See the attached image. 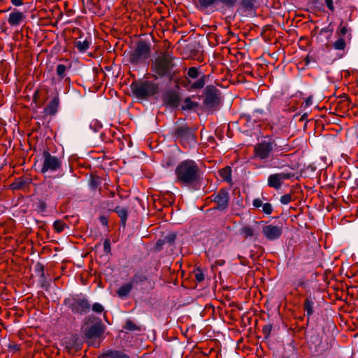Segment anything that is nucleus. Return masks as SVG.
I'll list each match as a JSON object with an SVG mask.
<instances>
[{
    "label": "nucleus",
    "instance_id": "7c9ffc66",
    "mask_svg": "<svg viewBox=\"0 0 358 358\" xmlns=\"http://www.w3.org/2000/svg\"><path fill=\"white\" fill-rule=\"evenodd\" d=\"M101 183V179L99 176L96 175H90L89 185L92 190L94 191L98 188H100Z\"/></svg>",
    "mask_w": 358,
    "mask_h": 358
},
{
    "label": "nucleus",
    "instance_id": "09e8293b",
    "mask_svg": "<svg viewBox=\"0 0 358 358\" xmlns=\"http://www.w3.org/2000/svg\"><path fill=\"white\" fill-rule=\"evenodd\" d=\"M334 31V28L332 27V25L330 24H329L327 27H324V28H322L321 30H320V34H323V33H329L330 34H331Z\"/></svg>",
    "mask_w": 358,
    "mask_h": 358
},
{
    "label": "nucleus",
    "instance_id": "72a5a7b5",
    "mask_svg": "<svg viewBox=\"0 0 358 358\" xmlns=\"http://www.w3.org/2000/svg\"><path fill=\"white\" fill-rule=\"evenodd\" d=\"M123 328L129 331H141V327L136 324L132 320H127Z\"/></svg>",
    "mask_w": 358,
    "mask_h": 358
},
{
    "label": "nucleus",
    "instance_id": "f257e3e1",
    "mask_svg": "<svg viewBox=\"0 0 358 358\" xmlns=\"http://www.w3.org/2000/svg\"><path fill=\"white\" fill-rule=\"evenodd\" d=\"M175 175L176 182L185 187H192L199 182L201 171L195 161L185 159L176 167Z\"/></svg>",
    "mask_w": 358,
    "mask_h": 358
},
{
    "label": "nucleus",
    "instance_id": "20e7f679",
    "mask_svg": "<svg viewBox=\"0 0 358 358\" xmlns=\"http://www.w3.org/2000/svg\"><path fill=\"white\" fill-rule=\"evenodd\" d=\"M206 78L207 76L199 72L197 67H189L187 70L184 86L187 87L189 91L201 90L205 86Z\"/></svg>",
    "mask_w": 358,
    "mask_h": 358
},
{
    "label": "nucleus",
    "instance_id": "f704fd0d",
    "mask_svg": "<svg viewBox=\"0 0 358 358\" xmlns=\"http://www.w3.org/2000/svg\"><path fill=\"white\" fill-rule=\"evenodd\" d=\"M66 227H68L67 224L61 220H57L53 223V228L57 233L62 232Z\"/></svg>",
    "mask_w": 358,
    "mask_h": 358
},
{
    "label": "nucleus",
    "instance_id": "864d4df0",
    "mask_svg": "<svg viewBox=\"0 0 358 358\" xmlns=\"http://www.w3.org/2000/svg\"><path fill=\"white\" fill-rule=\"evenodd\" d=\"M313 103V98L311 96H308L305 101H304V106L308 107L310 106Z\"/></svg>",
    "mask_w": 358,
    "mask_h": 358
},
{
    "label": "nucleus",
    "instance_id": "603ef678",
    "mask_svg": "<svg viewBox=\"0 0 358 358\" xmlns=\"http://www.w3.org/2000/svg\"><path fill=\"white\" fill-rule=\"evenodd\" d=\"M99 221L103 225V226H107L108 225V217H106L105 215H101L99 217Z\"/></svg>",
    "mask_w": 358,
    "mask_h": 358
},
{
    "label": "nucleus",
    "instance_id": "6ab92c4d",
    "mask_svg": "<svg viewBox=\"0 0 358 358\" xmlns=\"http://www.w3.org/2000/svg\"><path fill=\"white\" fill-rule=\"evenodd\" d=\"M26 19L24 13L19 11L14 8L12 12L9 14L8 17V23L12 27H18L20 24L24 22Z\"/></svg>",
    "mask_w": 358,
    "mask_h": 358
},
{
    "label": "nucleus",
    "instance_id": "bf43d9fd",
    "mask_svg": "<svg viewBox=\"0 0 358 358\" xmlns=\"http://www.w3.org/2000/svg\"><path fill=\"white\" fill-rule=\"evenodd\" d=\"M308 115L306 113H304L299 119V121H303L306 119Z\"/></svg>",
    "mask_w": 358,
    "mask_h": 358
},
{
    "label": "nucleus",
    "instance_id": "2eb2a0df",
    "mask_svg": "<svg viewBox=\"0 0 358 358\" xmlns=\"http://www.w3.org/2000/svg\"><path fill=\"white\" fill-rule=\"evenodd\" d=\"M162 99L164 105L173 108L178 107L180 102L179 92L172 89L166 91Z\"/></svg>",
    "mask_w": 358,
    "mask_h": 358
},
{
    "label": "nucleus",
    "instance_id": "c9c22d12",
    "mask_svg": "<svg viewBox=\"0 0 358 358\" xmlns=\"http://www.w3.org/2000/svg\"><path fill=\"white\" fill-rule=\"evenodd\" d=\"M198 103L191 100L190 97L185 98L184 104L182 105L181 108L183 110H192L194 107L197 106Z\"/></svg>",
    "mask_w": 358,
    "mask_h": 358
},
{
    "label": "nucleus",
    "instance_id": "f8f14e48",
    "mask_svg": "<svg viewBox=\"0 0 358 358\" xmlns=\"http://www.w3.org/2000/svg\"><path fill=\"white\" fill-rule=\"evenodd\" d=\"M43 165L41 169L42 173L48 171L55 172L62 166V160L59 157L52 155L48 150L43 152Z\"/></svg>",
    "mask_w": 358,
    "mask_h": 358
},
{
    "label": "nucleus",
    "instance_id": "c85d7f7f",
    "mask_svg": "<svg viewBox=\"0 0 358 358\" xmlns=\"http://www.w3.org/2000/svg\"><path fill=\"white\" fill-rule=\"evenodd\" d=\"M255 3L256 0H241L240 6L241 9L245 12H248L249 13H253L255 11Z\"/></svg>",
    "mask_w": 358,
    "mask_h": 358
},
{
    "label": "nucleus",
    "instance_id": "7ed1b4c3",
    "mask_svg": "<svg viewBox=\"0 0 358 358\" xmlns=\"http://www.w3.org/2000/svg\"><path fill=\"white\" fill-rule=\"evenodd\" d=\"M130 88L136 99L143 100L158 94L159 85L152 81L138 80L134 81L131 84Z\"/></svg>",
    "mask_w": 358,
    "mask_h": 358
},
{
    "label": "nucleus",
    "instance_id": "f3484780",
    "mask_svg": "<svg viewBox=\"0 0 358 358\" xmlns=\"http://www.w3.org/2000/svg\"><path fill=\"white\" fill-rule=\"evenodd\" d=\"M262 234L269 241L277 240L282 234V227L273 224L266 225L262 228Z\"/></svg>",
    "mask_w": 358,
    "mask_h": 358
},
{
    "label": "nucleus",
    "instance_id": "680f3d73",
    "mask_svg": "<svg viewBox=\"0 0 358 358\" xmlns=\"http://www.w3.org/2000/svg\"><path fill=\"white\" fill-rule=\"evenodd\" d=\"M173 163L171 159H169V162H166V166H172Z\"/></svg>",
    "mask_w": 358,
    "mask_h": 358
},
{
    "label": "nucleus",
    "instance_id": "13d9d810",
    "mask_svg": "<svg viewBox=\"0 0 358 358\" xmlns=\"http://www.w3.org/2000/svg\"><path fill=\"white\" fill-rule=\"evenodd\" d=\"M50 285L48 283H47L46 282H42V285H41V287L45 289V290H48V287H49Z\"/></svg>",
    "mask_w": 358,
    "mask_h": 358
},
{
    "label": "nucleus",
    "instance_id": "a211bd4d",
    "mask_svg": "<svg viewBox=\"0 0 358 358\" xmlns=\"http://www.w3.org/2000/svg\"><path fill=\"white\" fill-rule=\"evenodd\" d=\"M104 333V329L101 323H95L88 327L85 333V338L88 341V343L92 344L93 339L101 337Z\"/></svg>",
    "mask_w": 358,
    "mask_h": 358
},
{
    "label": "nucleus",
    "instance_id": "6e6552de",
    "mask_svg": "<svg viewBox=\"0 0 358 358\" xmlns=\"http://www.w3.org/2000/svg\"><path fill=\"white\" fill-rule=\"evenodd\" d=\"M283 146L278 145L274 139L270 138L268 141H263L257 143L254 148L255 157L261 160L266 159L269 157L272 151L284 150Z\"/></svg>",
    "mask_w": 358,
    "mask_h": 358
},
{
    "label": "nucleus",
    "instance_id": "8fccbe9b",
    "mask_svg": "<svg viewBox=\"0 0 358 358\" xmlns=\"http://www.w3.org/2000/svg\"><path fill=\"white\" fill-rule=\"evenodd\" d=\"M327 7L331 11L334 12L335 10L333 0H324Z\"/></svg>",
    "mask_w": 358,
    "mask_h": 358
},
{
    "label": "nucleus",
    "instance_id": "69168bd1",
    "mask_svg": "<svg viewBox=\"0 0 358 358\" xmlns=\"http://www.w3.org/2000/svg\"><path fill=\"white\" fill-rule=\"evenodd\" d=\"M228 34L231 35V36H234V34L231 31H229Z\"/></svg>",
    "mask_w": 358,
    "mask_h": 358
},
{
    "label": "nucleus",
    "instance_id": "393cba45",
    "mask_svg": "<svg viewBox=\"0 0 358 358\" xmlns=\"http://www.w3.org/2000/svg\"><path fill=\"white\" fill-rule=\"evenodd\" d=\"M315 298L312 296L310 294L304 300L303 308L304 311L306 313V316L308 317V323L309 322L310 317L314 313V305H315Z\"/></svg>",
    "mask_w": 358,
    "mask_h": 358
},
{
    "label": "nucleus",
    "instance_id": "2f4dec72",
    "mask_svg": "<svg viewBox=\"0 0 358 358\" xmlns=\"http://www.w3.org/2000/svg\"><path fill=\"white\" fill-rule=\"evenodd\" d=\"M220 176L226 182L231 180V169L230 166H225L219 170Z\"/></svg>",
    "mask_w": 358,
    "mask_h": 358
},
{
    "label": "nucleus",
    "instance_id": "c756f323",
    "mask_svg": "<svg viewBox=\"0 0 358 358\" xmlns=\"http://www.w3.org/2000/svg\"><path fill=\"white\" fill-rule=\"evenodd\" d=\"M132 289L133 286L129 282H128L127 283L123 284L118 288V289L117 290V294L120 298L124 299L129 296Z\"/></svg>",
    "mask_w": 358,
    "mask_h": 358
},
{
    "label": "nucleus",
    "instance_id": "412c9836",
    "mask_svg": "<svg viewBox=\"0 0 358 358\" xmlns=\"http://www.w3.org/2000/svg\"><path fill=\"white\" fill-rule=\"evenodd\" d=\"M98 358H130L124 350H117L115 349L103 350L101 354Z\"/></svg>",
    "mask_w": 358,
    "mask_h": 358
},
{
    "label": "nucleus",
    "instance_id": "473e14b6",
    "mask_svg": "<svg viewBox=\"0 0 358 358\" xmlns=\"http://www.w3.org/2000/svg\"><path fill=\"white\" fill-rule=\"evenodd\" d=\"M90 41L87 39H85L83 41H78L75 42L74 46L78 49V50L80 52H86L90 47Z\"/></svg>",
    "mask_w": 358,
    "mask_h": 358
},
{
    "label": "nucleus",
    "instance_id": "338daca9",
    "mask_svg": "<svg viewBox=\"0 0 358 358\" xmlns=\"http://www.w3.org/2000/svg\"><path fill=\"white\" fill-rule=\"evenodd\" d=\"M12 348H13L14 349H15L16 350H19V348L15 345L14 346H13Z\"/></svg>",
    "mask_w": 358,
    "mask_h": 358
},
{
    "label": "nucleus",
    "instance_id": "aec40b11",
    "mask_svg": "<svg viewBox=\"0 0 358 358\" xmlns=\"http://www.w3.org/2000/svg\"><path fill=\"white\" fill-rule=\"evenodd\" d=\"M59 97L58 93H56L55 95L51 99L50 102L47 104V106L44 108V113L46 115L53 116L55 115L59 108Z\"/></svg>",
    "mask_w": 358,
    "mask_h": 358
},
{
    "label": "nucleus",
    "instance_id": "a878e982",
    "mask_svg": "<svg viewBox=\"0 0 358 358\" xmlns=\"http://www.w3.org/2000/svg\"><path fill=\"white\" fill-rule=\"evenodd\" d=\"M149 280V277L144 273L136 271L131 278L129 282L131 284L133 287L134 286L142 285Z\"/></svg>",
    "mask_w": 358,
    "mask_h": 358
},
{
    "label": "nucleus",
    "instance_id": "a19ab883",
    "mask_svg": "<svg viewBox=\"0 0 358 358\" xmlns=\"http://www.w3.org/2000/svg\"><path fill=\"white\" fill-rule=\"evenodd\" d=\"M292 200V194L291 193L282 195L280 199L281 203L284 205L288 204Z\"/></svg>",
    "mask_w": 358,
    "mask_h": 358
},
{
    "label": "nucleus",
    "instance_id": "3c124183",
    "mask_svg": "<svg viewBox=\"0 0 358 358\" xmlns=\"http://www.w3.org/2000/svg\"><path fill=\"white\" fill-rule=\"evenodd\" d=\"M166 244L164 238H159L156 243V248L158 250H161L162 249V246Z\"/></svg>",
    "mask_w": 358,
    "mask_h": 358
},
{
    "label": "nucleus",
    "instance_id": "5fc2aeb1",
    "mask_svg": "<svg viewBox=\"0 0 358 358\" xmlns=\"http://www.w3.org/2000/svg\"><path fill=\"white\" fill-rule=\"evenodd\" d=\"M24 0H10L13 5L15 6H20L23 4Z\"/></svg>",
    "mask_w": 358,
    "mask_h": 358
},
{
    "label": "nucleus",
    "instance_id": "9b49d317",
    "mask_svg": "<svg viewBox=\"0 0 358 358\" xmlns=\"http://www.w3.org/2000/svg\"><path fill=\"white\" fill-rule=\"evenodd\" d=\"M211 201L215 203L213 208L220 212H226L229 206L230 195L229 190L225 188L220 189L217 192L210 196Z\"/></svg>",
    "mask_w": 358,
    "mask_h": 358
},
{
    "label": "nucleus",
    "instance_id": "052dcab7",
    "mask_svg": "<svg viewBox=\"0 0 358 358\" xmlns=\"http://www.w3.org/2000/svg\"><path fill=\"white\" fill-rule=\"evenodd\" d=\"M115 192L111 191V192H109V194H108V196H110V197H114V196H115Z\"/></svg>",
    "mask_w": 358,
    "mask_h": 358
},
{
    "label": "nucleus",
    "instance_id": "1a4fd4ad",
    "mask_svg": "<svg viewBox=\"0 0 358 358\" xmlns=\"http://www.w3.org/2000/svg\"><path fill=\"white\" fill-rule=\"evenodd\" d=\"M64 304L74 314L84 315L90 312V303L85 298L72 297L64 300Z\"/></svg>",
    "mask_w": 358,
    "mask_h": 358
},
{
    "label": "nucleus",
    "instance_id": "0eeeda50",
    "mask_svg": "<svg viewBox=\"0 0 358 358\" xmlns=\"http://www.w3.org/2000/svg\"><path fill=\"white\" fill-rule=\"evenodd\" d=\"M172 136L184 147L187 148L196 143L194 130L187 124L178 126L172 131Z\"/></svg>",
    "mask_w": 358,
    "mask_h": 358
},
{
    "label": "nucleus",
    "instance_id": "dca6fc26",
    "mask_svg": "<svg viewBox=\"0 0 358 358\" xmlns=\"http://www.w3.org/2000/svg\"><path fill=\"white\" fill-rule=\"evenodd\" d=\"M200 9H206L209 7L222 5L229 8H233L238 0H198Z\"/></svg>",
    "mask_w": 358,
    "mask_h": 358
},
{
    "label": "nucleus",
    "instance_id": "bb28decb",
    "mask_svg": "<svg viewBox=\"0 0 358 358\" xmlns=\"http://www.w3.org/2000/svg\"><path fill=\"white\" fill-rule=\"evenodd\" d=\"M252 205L255 208H259L262 206V211L266 215H271L273 210V206L270 203H263L262 201L259 198L253 200Z\"/></svg>",
    "mask_w": 358,
    "mask_h": 358
},
{
    "label": "nucleus",
    "instance_id": "a18cd8bd",
    "mask_svg": "<svg viewBox=\"0 0 358 358\" xmlns=\"http://www.w3.org/2000/svg\"><path fill=\"white\" fill-rule=\"evenodd\" d=\"M103 251L107 255L111 252L110 241L109 238H106L103 242Z\"/></svg>",
    "mask_w": 358,
    "mask_h": 358
},
{
    "label": "nucleus",
    "instance_id": "e2e57ef3",
    "mask_svg": "<svg viewBox=\"0 0 358 358\" xmlns=\"http://www.w3.org/2000/svg\"><path fill=\"white\" fill-rule=\"evenodd\" d=\"M311 1H312V2H313V3H315V4H317V3H320V0H311Z\"/></svg>",
    "mask_w": 358,
    "mask_h": 358
},
{
    "label": "nucleus",
    "instance_id": "58836bf2",
    "mask_svg": "<svg viewBox=\"0 0 358 358\" xmlns=\"http://www.w3.org/2000/svg\"><path fill=\"white\" fill-rule=\"evenodd\" d=\"M176 234L174 232H170L166 236H164L165 243H168L170 245H173L176 239Z\"/></svg>",
    "mask_w": 358,
    "mask_h": 358
},
{
    "label": "nucleus",
    "instance_id": "ea45409f",
    "mask_svg": "<svg viewBox=\"0 0 358 358\" xmlns=\"http://www.w3.org/2000/svg\"><path fill=\"white\" fill-rule=\"evenodd\" d=\"M263 111L262 110H253L250 115L252 117V120L253 123L258 122L262 120V117L259 116V115H262Z\"/></svg>",
    "mask_w": 358,
    "mask_h": 358
},
{
    "label": "nucleus",
    "instance_id": "4d7b16f0",
    "mask_svg": "<svg viewBox=\"0 0 358 358\" xmlns=\"http://www.w3.org/2000/svg\"><path fill=\"white\" fill-rule=\"evenodd\" d=\"M238 258L240 259V262L241 264H243L244 266H246L248 264V262H247L248 261L245 257L239 255Z\"/></svg>",
    "mask_w": 358,
    "mask_h": 358
},
{
    "label": "nucleus",
    "instance_id": "4be33fe9",
    "mask_svg": "<svg viewBox=\"0 0 358 358\" xmlns=\"http://www.w3.org/2000/svg\"><path fill=\"white\" fill-rule=\"evenodd\" d=\"M70 68H71V65L67 66L62 64H59L56 66V75L57 76V79L59 81L64 80V83H66L67 85H69L71 83V79L67 76L68 71H69Z\"/></svg>",
    "mask_w": 358,
    "mask_h": 358
},
{
    "label": "nucleus",
    "instance_id": "ddd939ff",
    "mask_svg": "<svg viewBox=\"0 0 358 358\" xmlns=\"http://www.w3.org/2000/svg\"><path fill=\"white\" fill-rule=\"evenodd\" d=\"M294 176L292 173H277L270 175L268 177L267 185L269 187L279 189L281 188L283 180H288Z\"/></svg>",
    "mask_w": 358,
    "mask_h": 358
},
{
    "label": "nucleus",
    "instance_id": "4468645a",
    "mask_svg": "<svg viewBox=\"0 0 358 358\" xmlns=\"http://www.w3.org/2000/svg\"><path fill=\"white\" fill-rule=\"evenodd\" d=\"M62 345L69 353H71L72 351L77 352L80 350L83 343L79 339L78 334H72L64 338Z\"/></svg>",
    "mask_w": 358,
    "mask_h": 358
},
{
    "label": "nucleus",
    "instance_id": "79ce46f5",
    "mask_svg": "<svg viewBox=\"0 0 358 358\" xmlns=\"http://www.w3.org/2000/svg\"><path fill=\"white\" fill-rule=\"evenodd\" d=\"M90 127L93 131H98L101 127L102 124L96 120H93L90 124Z\"/></svg>",
    "mask_w": 358,
    "mask_h": 358
},
{
    "label": "nucleus",
    "instance_id": "0e129e2a",
    "mask_svg": "<svg viewBox=\"0 0 358 358\" xmlns=\"http://www.w3.org/2000/svg\"><path fill=\"white\" fill-rule=\"evenodd\" d=\"M345 99H345V100H344V101H343V103L346 102L347 103H348V99L347 96H345Z\"/></svg>",
    "mask_w": 358,
    "mask_h": 358
},
{
    "label": "nucleus",
    "instance_id": "c03bdc74",
    "mask_svg": "<svg viewBox=\"0 0 358 358\" xmlns=\"http://www.w3.org/2000/svg\"><path fill=\"white\" fill-rule=\"evenodd\" d=\"M239 120L241 122H245V124H248L249 122H252V117L250 113L246 114L243 113L240 116Z\"/></svg>",
    "mask_w": 358,
    "mask_h": 358
},
{
    "label": "nucleus",
    "instance_id": "5701e85b",
    "mask_svg": "<svg viewBox=\"0 0 358 358\" xmlns=\"http://www.w3.org/2000/svg\"><path fill=\"white\" fill-rule=\"evenodd\" d=\"M31 180L27 177H20L16 178L14 182L10 185L12 190H22L29 188Z\"/></svg>",
    "mask_w": 358,
    "mask_h": 358
},
{
    "label": "nucleus",
    "instance_id": "e433bc0d",
    "mask_svg": "<svg viewBox=\"0 0 358 358\" xmlns=\"http://www.w3.org/2000/svg\"><path fill=\"white\" fill-rule=\"evenodd\" d=\"M193 274L194 275L196 280L198 282H201L205 279V275H204L202 270L200 268H194L193 271Z\"/></svg>",
    "mask_w": 358,
    "mask_h": 358
},
{
    "label": "nucleus",
    "instance_id": "39448f33",
    "mask_svg": "<svg viewBox=\"0 0 358 358\" xmlns=\"http://www.w3.org/2000/svg\"><path fill=\"white\" fill-rule=\"evenodd\" d=\"M151 54V45L143 40L136 43L133 51L129 54V61L132 64H139L148 59Z\"/></svg>",
    "mask_w": 358,
    "mask_h": 358
},
{
    "label": "nucleus",
    "instance_id": "423d86ee",
    "mask_svg": "<svg viewBox=\"0 0 358 358\" xmlns=\"http://www.w3.org/2000/svg\"><path fill=\"white\" fill-rule=\"evenodd\" d=\"M203 107L206 111L213 113L220 105V90L214 85H207L204 90Z\"/></svg>",
    "mask_w": 358,
    "mask_h": 358
},
{
    "label": "nucleus",
    "instance_id": "b1692460",
    "mask_svg": "<svg viewBox=\"0 0 358 358\" xmlns=\"http://www.w3.org/2000/svg\"><path fill=\"white\" fill-rule=\"evenodd\" d=\"M109 210L113 211L118 217L120 218V224L124 228L126 226V223L127 221L128 215H129V210L128 207H122L120 206H117L114 208H109Z\"/></svg>",
    "mask_w": 358,
    "mask_h": 358
},
{
    "label": "nucleus",
    "instance_id": "6e6d98bb",
    "mask_svg": "<svg viewBox=\"0 0 358 358\" xmlns=\"http://www.w3.org/2000/svg\"><path fill=\"white\" fill-rule=\"evenodd\" d=\"M306 65H308L310 64V62H315V59L313 57H310V55H307L306 57L304 59Z\"/></svg>",
    "mask_w": 358,
    "mask_h": 358
},
{
    "label": "nucleus",
    "instance_id": "f03ea898",
    "mask_svg": "<svg viewBox=\"0 0 358 358\" xmlns=\"http://www.w3.org/2000/svg\"><path fill=\"white\" fill-rule=\"evenodd\" d=\"M174 57L169 54L162 53L157 57L152 62L150 69L152 72V77L155 80L167 78L169 81L175 80L176 71H173L176 64L173 62Z\"/></svg>",
    "mask_w": 358,
    "mask_h": 358
},
{
    "label": "nucleus",
    "instance_id": "49530a36",
    "mask_svg": "<svg viewBox=\"0 0 358 358\" xmlns=\"http://www.w3.org/2000/svg\"><path fill=\"white\" fill-rule=\"evenodd\" d=\"M36 207L40 212H45L47 208V204L45 201L43 200H38L36 204Z\"/></svg>",
    "mask_w": 358,
    "mask_h": 358
},
{
    "label": "nucleus",
    "instance_id": "de8ad7c7",
    "mask_svg": "<svg viewBox=\"0 0 358 358\" xmlns=\"http://www.w3.org/2000/svg\"><path fill=\"white\" fill-rule=\"evenodd\" d=\"M92 309L94 312L101 313L103 311V307L99 303H95L92 305Z\"/></svg>",
    "mask_w": 358,
    "mask_h": 358
},
{
    "label": "nucleus",
    "instance_id": "37998d69",
    "mask_svg": "<svg viewBox=\"0 0 358 358\" xmlns=\"http://www.w3.org/2000/svg\"><path fill=\"white\" fill-rule=\"evenodd\" d=\"M272 328H273V327H272V324H271L264 325L263 327L262 333H263L265 338H268L269 337L270 334L272 330Z\"/></svg>",
    "mask_w": 358,
    "mask_h": 358
},
{
    "label": "nucleus",
    "instance_id": "cd10ccee",
    "mask_svg": "<svg viewBox=\"0 0 358 358\" xmlns=\"http://www.w3.org/2000/svg\"><path fill=\"white\" fill-rule=\"evenodd\" d=\"M239 233L244 239L252 238L257 235L255 229L249 225L242 227L239 229Z\"/></svg>",
    "mask_w": 358,
    "mask_h": 358
},
{
    "label": "nucleus",
    "instance_id": "774afa93",
    "mask_svg": "<svg viewBox=\"0 0 358 358\" xmlns=\"http://www.w3.org/2000/svg\"><path fill=\"white\" fill-rule=\"evenodd\" d=\"M355 182H356V186L358 188V178L356 179Z\"/></svg>",
    "mask_w": 358,
    "mask_h": 358
},
{
    "label": "nucleus",
    "instance_id": "4c0bfd02",
    "mask_svg": "<svg viewBox=\"0 0 358 358\" xmlns=\"http://www.w3.org/2000/svg\"><path fill=\"white\" fill-rule=\"evenodd\" d=\"M45 268L44 266L40 263L37 262L34 266V271L35 272L39 275L40 278L45 280V272H44Z\"/></svg>",
    "mask_w": 358,
    "mask_h": 358
},
{
    "label": "nucleus",
    "instance_id": "9d476101",
    "mask_svg": "<svg viewBox=\"0 0 358 358\" xmlns=\"http://www.w3.org/2000/svg\"><path fill=\"white\" fill-rule=\"evenodd\" d=\"M336 35L338 39L333 43V48L336 50H344L346 48L347 42L351 40L352 34L350 28H348L342 21L336 29Z\"/></svg>",
    "mask_w": 358,
    "mask_h": 358
}]
</instances>
